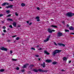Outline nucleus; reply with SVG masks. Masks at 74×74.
<instances>
[{"label": "nucleus", "instance_id": "nucleus-1", "mask_svg": "<svg viewBox=\"0 0 74 74\" xmlns=\"http://www.w3.org/2000/svg\"><path fill=\"white\" fill-rule=\"evenodd\" d=\"M32 71H34V72H35V73H37L38 71L39 72H41L42 73H46V72H48V70H46L40 69H39L37 70L36 69H33Z\"/></svg>", "mask_w": 74, "mask_h": 74}, {"label": "nucleus", "instance_id": "nucleus-2", "mask_svg": "<svg viewBox=\"0 0 74 74\" xmlns=\"http://www.w3.org/2000/svg\"><path fill=\"white\" fill-rule=\"evenodd\" d=\"M61 52H62L61 50H56L53 52L52 55L53 56H55V55L56 53H59Z\"/></svg>", "mask_w": 74, "mask_h": 74}, {"label": "nucleus", "instance_id": "nucleus-3", "mask_svg": "<svg viewBox=\"0 0 74 74\" xmlns=\"http://www.w3.org/2000/svg\"><path fill=\"white\" fill-rule=\"evenodd\" d=\"M73 14H74L73 13L71 12H69L66 14V15L68 17H72L73 16Z\"/></svg>", "mask_w": 74, "mask_h": 74}, {"label": "nucleus", "instance_id": "nucleus-4", "mask_svg": "<svg viewBox=\"0 0 74 74\" xmlns=\"http://www.w3.org/2000/svg\"><path fill=\"white\" fill-rule=\"evenodd\" d=\"M0 50H2V51H7V49L3 47L0 48Z\"/></svg>", "mask_w": 74, "mask_h": 74}, {"label": "nucleus", "instance_id": "nucleus-5", "mask_svg": "<svg viewBox=\"0 0 74 74\" xmlns=\"http://www.w3.org/2000/svg\"><path fill=\"white\" fill-rule=\"evenodd\" d=\"M57 37H60L63 35V34L61 32H58L57 34Z\"/></svg>", "mask_w": 74, "mask_h": 74}, {"label": "nucleus", "instance_id": "nucleus-6", "mask_svg": "<svg viewBox=\"0 0 74 74\" xmlns=\"http://www.w3.org/2000/svg\"><path fill=\"white\" fill-rule=\"evenodd\" d=\"M45 62L47 63H51L52 62V60L50 59H47L46 60Z\"/></svg>", "mask_w": 74, "mask_h": 74}, {"label": "nucleus", "instance_id": "nucleus-7", "mask_svg": "<svg viewBox=\"0 0 74 74\" xmlns=\"http://www.w3.org/2000/svg\"><path fill=\"white\" fill-rule=\"evenodd\" d=\"M13 6H14V5H10L6 7V8H9L12 9V8H13Z\"/></svg>", "mask_w": 74, "mask_h": 74}, {"label": "nucleus", "instance_id": "nucleus-8", "mask_svg": "<svg viewBox=\"0 0 74 74\" xmlns=\"http://www.w3.org/2000/svg\"><path fill=\"white\" fill-rule=\"evenodd\" d=\"M6 5H9V3L7 2H4L2 4V6H5Z\"/></svg>", "mask_w": 74, "mask_h": 74}, {"label": "nucleus", "instance_id": "nucleus-9", "mask_svg": "<svg viewBox=\"0 0 74 74\" xmlns=\"http://www.w3.org/2000/svg\"><path fill=\"white\" fill-rule=\"evenodd\" d=\"M41 66H42L43 68H45V67H46L45 63L44 62L43 64H41Z\"/></svg>", "mask_w": 74, "mask_h": 74}, {"label": "nucleus", "instance_id": "nucleus-10", "mask_svg": "<svg viewBox=\"0 0 74 74\" xmlns=\"http://www.w3.org/2000/svg\"><path fill=\"white\" fill-rule=\"evenodd\" d=\"M58 45L60 46H62V47H65V45L62 43H58Z\"/></svg>", "mask_w": 74, "mask_h": 74}, {"label": "nucleus", "instance_id": "nucleus-11", "mask_svg": "<svg viewBox=\"0 0 74 74\" xmlns=\"http://www.w3.org/2000/svg\"><path fill=\"white\" fill-rule=\"evenodd\" d=\"M44 53H45V54H46V55H50V53H48V52H47V51H46V50H45V51H44Z\"/></svg>", "mask_w": 74, "mask_h": 74}, {"label": "nucleus", "instance_id": "nucleus-12", "mask_svg": "<svg viewBox=\"0 0 74 74\" xmlns=\"http://www.w3.org/2000/svg\"><path fill=\"white\" fill-rule=\"evenodd\" d=\"M28 65H29V64H28L24 65L23 68H26L27 66H28Z\"/></svg>", "mask_w": 74, "mask_h": 74}, {"label": "nucleus", "instance_id": "nucleus-13", "mask_svg": "<svg viewBox=\"0 0 74 74\" xmlns=\"http://www.w3.org/2000/svg\"><path fill=\"white\" fill-rule=\"evenodd\" d=\"M48 31L49 33H52V30H51V29H48Z\"/></svg>", "mask_w": 74, "mask_h": 74}, {"label": "nucleus", "instance_id": "nucleus-14", "mask_svg": "<svg viewBox=\"0 0 74 74\" xmlns=\"http://www.w3.org/2000/svg\"><path fill=\"white\" fill-rule=\"evenodd\" d=\"M13 25L14 27H16V23L15 22H14L13 23Z\"/></svg>", "mask_w": 74, "mask_h": 74}, {"label": "nucleus", "instance_id": "nucleus-15", "mask_svg": "<svg viewBox=\"0 0 74 74\" xmlns=\"http://www.w3.org/2000/svg\"><path fill=\"white\" fill-rule=\"evenodd\" d=\"M7 21H12V22H13V20L12 19L10 18H9L7 19Z\"/></svg>", "mask_w": 74, "mask_h": 74}, {"label": "nucleus", "instance_id": "nucleus-16", "mask_svg": "<svg viewBox=\"0 0 74 74\" xmlns=\"http://www.w3.org/2000/svg\"><path fill=\"white\" fill-rule=\"evenodd\" d=\"M69 30H74V28L72 26H71L69 27Z\"/></svg>", "mask_w": 74, "mask_h": 74}, {"label": "nucleus", "instance_id": "nucleus-17", "mask_svg": "<svg viewBox=\"0 0 74 74\" xmlns=\"http://www.w3.org/2000/svg\"><path fill=\"white\" fill-rule=\"evenodd\" d=\"M51 26L53 27H54V28H58V26L56 25H51Z\"/></svg>", "mask_w": 74, "mask_h": 74}, {"label": "nucleus", "instance_id": "nucleus-18", "mask_svg": "<svg viewBox=\"0 0 74 74\" xmlns=\"http://www.w3.org/2000/svg\"><path fill=\"white\" fill-rule=\"evenodd\" d=\"M63 60H64L65 61H67V58L66 57H63Z\"/></svg>", "mask_w": 74, "mask_h": 74}, {"label": "nucleus", "instance_id": "nucleus-19", "mask_svg": "<svg viewBox=\"0 0 74 74\" xmlns=\"http://www.w3.org/2000/svg\"><path fill=\"white\" fill-rule=\"evenodd\" d=\"M52 64H57V62H52Z\"/></svg>", "mask_w": 74, "mask_h": 74}, {"label": "nucleus", "instance_id": "nucleus-20", "mask_svg": "<svg viewBox=\"0 0 74 74\" xmlns=\"http://www.w3.org/2000/svg\"><path fill=\"white\" fill-rule=\"evenodd\" d=\"M5 70L4 69H1L0 70V71L1 72H3Z\"/></svg>", "mask_w": 74, "mask_h": 74}, {"label": "nucleus", "instance_id": "nucleus-21", "mask_svg": "<svg viewBox=\"0 0 74 74\" xmlns=\"http://www.w3.org/2000/svg\"><path fill=\"white\" fill-rule=\"evenodd\" d=\"M34 65L33 64L30 65L29 66V67H34Z\"/></svg>", "mask_w": 74, "mask_h": 74}, {"label": "nucleus", "instance_id": "nucleus-22", "mask_svg": "<svg viewBox=\"0 0 74 74\" xmlns=\"http://www.w3.org/2000/svg\"><path fill=\"white\" fill-rule=\"evenodd\" d=\"M49 40H48V39L47 38L46 40H44V42H47V41H48Z\"/></svg>", "mask_w": 74, "mask_h": 74}, {"label": "nucleus", "instance_id": "nucleus-23", "mask_svg": "<svg viewBox=\"0 0 74 74\" xmlns=\"http://www.w3.org/2000/svg\"><path fill=\"white\" fill-rule=\"evenodd\" d=\"M21 5L22 7H24V6H25V4L24 3H22L21 4Z\"/></svg>", "mask_w": 74, "mask_h": 74}, {"label": "nucleus", "instance_id": "nucleus-24", "mask_svg": "<svg viewBox=\"0 0 74 74\" xmlns=\"http://www.w3.org/2000/svg\"><path fill=\"white\" fill-rule=\"evenodd\" d=\"M6 12H7V14H9V13L10 12V10H7L6 11Z\"/></svg>", "mask_w": 74, "mask_h": 74}, {"label": "nucleus", "instance_id": "nucleus-25", "mask_svg": "<svg viewBox=\"0 0 74 74\" xmlns=\"http://www.w3.org/2000/svg\"><path fill=\"white\" fill-rule=\"evenodd\" d=\"M50 37H51V35H49V36H48L47 39H48V40H49V38H50Z\"/></svg>", "mask_w": 74, "mask_h": 74}, {"label": "nucleus", "instance_id": "nucleus-26", "mask_svg": "<svg viewBox=\"0 0 74 74\" xmlns=\"http://www.w3.org/2000/svg\"><path fill=\"white\" fill-rule=\"evenodd\" d=\"M12 60L13 61H16V60H17V59H12Z\"/></svg>", "mask_w": 74, "mask_h": 74}, {"label": "nucleus", "instance_id": "nucleus-27", "mask_svg": "<svg viewBox=\"0 0 74 74\" xmlns=\"http://www.w3.org/2000/svg\"><path fill=\"white\" fill-rule=\"evenodd\" d=\"M53 43L54 44V45H56V46H58L57 44H56V42H53Z\"/></svg>", "mask_w": 74, "mask_h": 74}, {"label": "nucleus", "instance_id": "nucleus-28", "mask_svg": "<svg viewBox=\"0 0 74 74\" xmlns=\"http://www.w3.org/2000/svg\"><path fill=\"white\" fill-rule=\"evenodd\" d=\"M20 38H19V37H17L16 38V40H19Z\"/></svg>", "mask_w": 74, "mask_h": 74}, {"label": "nucleus", "instance_id": "nucleus-29", "mask_svg": "<svg viewBox=\"0 0 74 74\" xmlns=\"http://www.w3.org/2000/svg\"><path fill=\"white\" fill-rule=\"evenodd\" d=\"M9 27H10V28H11L12 29L13 28V27H12V25H10L9 26Z\"/></svg>", "mask_w": 74, "mask_h": 74}, {"label": "nucleus", "instance_id": "nucleus-30", "mask_svg": "<svg viewBox=\"0 0 74 74\" xmlns=\"http://www.w3.org/2000/svg\"><path fill=\"white\" fill-rule=\"evenodd\" d=\"M39 18H40V17H39V16H37L36 17V19H39Z\"/></svg>", "mask_w": 74, "mask_h": 74}, {"label": "nucleus", "instance_id": "nucleus-31", "mask_svg": "<svg viewBox=\"0 0 74 74\" xmlns=\"http://www.w3.org/2000/svg\"><path fill=\"white\" fill-rule=\"evenodd\" d=\"M31 49H33L34 50V51H36V49H35L33 47H32Z\"/></svg>", "mask_w": 74, "mask_h": 74}, {"label": "nucleus", "instance_id": "nucleus-32", "mask_svg": "<svg viewBox=\"0 0 74 74\" xmlns=\"http://www.w3.org/2000/svg\"><path fill=\"white\" fill-rule=\"evenodd\" d=\"M65 32H69V30H67V29H65Z\"/></svg>", "mask_w": 74, "mask_h": 74}, {"label": "nucleus", "instance_id": "nucleus-33", "mask_svg": "<svg viewBox=\"0 0 74 74\" xmlns=\"http://www.w3.org/2000/svg\"><path fill=\"white\" fill-rule=\"evenodd\" d=\"M16 70H19V67H17L16 68Z\"/></svg>", "mask_w": 74, "mask_h": 74}, {"label": "nucleus", "instance_id": "nucleus-34", "mask_svg": "<svg viewBox=\"0 0 74 74\" xmlns=\"http://www.w3.org/2000/svg\"><path fill=\"white\" fill-rule=\"evenodd\" d=\"M15 14L16 15V16H18V14H17V12H16L15 13Z\"/></svg>", "mask_w": 74, "mask_h": 74}, {"label": "nucleus", "instance_id": "nucleus-35", "mask_svg": "<svg viewBox=\"0 0 74 74\" xmlns=\"http://www.w3.org/2000/svg\"><path fill=\"white\" fill-rule=\"evenodd\" d=\"M37 21L38 22H39V21H40V19L39 18H38V19H37Z\"/></svg>", "mask_w": 74, "mask_h": 74}, {"label": "nucleus", "instance_id": "nucleus-36", "mask_svg": "<svg viewBox=\"0 0 74 74\" xmlns=\"http://www.w3.org/2000/svg\"><path fill=\"white\" fill-rule=\"evenodd\" d=\"M2 16H3V14H0V17Z\"/></svg>", "mask_w": 74, "mask_h": 74}, {"label": "nucleus", "instance_id": "nucleus-37", "mask_svg": "<svg viewBox=\"0 0 74 74\" xmlns=\"http://www.w3.org/2000/svg\"><path fill=\"white\" fill-rule=\"evenodd\" d=\"M38 50H39V51H40V50H41V49H42V48H38Z\"/></svg>", "mask_w": 74, "mask_h": 74}, {"label": "nucleus", "instance_id": "nucleus-38", "mask_svg": "<svg viewBox=\"0 0 74 74\" xmlns=\"http://www.w3.org/2000/svg\"><path fill=\"white\" fill-rule=\"evenodd\" d=\"M11 14H9L7 16V17H9V16H11Z\"/></svg>", "mask_w": 74, "mask_h": 74}, {"label": "nucleus", "instance_id": "nucleus-39", "mask_svg": "<svg viewBox=\"0 0 74 74\" xmlns=\"http://www.w3.org/2000/svg\"><path fill=\"white\" fill-rule=\"evenodd\" d=\"M16 37V35H14V36H12V37H13V38H14V37Z\"/></svg>", "mask_w": 74, "mask_h": 74}, {"label": "nucleus", "instance_id": "nucleus-40", "mask_svg": "<svg viewBox=\"0 0 74 74\" xmlns=\"http://www.w3.org/2000/svg\"><path fill=\"white\" fill-rule=\"evenodd\" d=\"M10 54H12V53H13V52L12 51H10Z\"/></svg>", "mask_w": 74, "mask_h": 74}, {"label": "nucleus", "instance_id": "nucleus-41", "mask_svg": "<svg viewBox=\"0 0 74 74\" xmlns=\"http://www.w3.org/2000/svg\"><path fill=\"white\" fill-rule=\"evenodd\" d=\"M3 29H5V26L3 27Z\"/></svg>", "mask_w": 74, "mask_h": 74}, {"label": "nucleus", "instance_id": "nucleus-42", "mask_svg": "<svg viewBox=\"0 0 74 74\" xmlns=\"http://www.w3.org/2000/svg\"><path fill=\"white\" fill-rule=\"evenodd\" d=\"M36 8H37V10H40V8H39V7H37Z\"/></svg>", "mask_w": 74, "mask_h": 74}, {"label": "nucleus", "instance_id": "nucleus-43", "mask_svg": "<svg viewBox=\"0 0 74 74\" xmlns=\"http://www.w3.org/2000/svg\"><path fill=\"white\" fill-rule=\"evenodd\" d=\"M35 56H36V57H39V55H36Z\"/></svg>", "mask_w": 74, "mask_h": 74}, {"label": "nucleus", "instance_id": "nucleus-44", "mask_svg": "<svg viewBox=\"0 0 74 74\" xmlns=\"http://www.w3.org/2000/svg\"><path fill=\"white\" fill-rule=\"evenodd\" d=\"M3 32L5 33V32H6V30H5V29H4L3 31Z\"/></svg>", "mask_w": 74, "mask_h": 74}, {"label": "nucleus", "instance_id": "nucleus-45", "mask_svg": "<svg viewBox=\"0 0 74 74\" xmlns=\"http://www.w3.org/2000/svg\"><path fill=\"white\" fill-rule=\"evenodd\" d=\"M32 23H29V25L30 26V25H32Z\"/></svg>", "mask_w": 74, "mask_h": 74}, {"label": "nucleus", "instance_id": "nucleus-46", "mask_svg": "<svg viewBox=\"0 0 74 74\" xmlns=\"http://www.w3.org/2000/svg\"><path fill=\"white\" fill-rule=\"evenodd\" d=\"M70 34H74V33H70Z\"/></svg>", "mask_w": 74, "mask_h": 74}, {"label": "nucleus", "instance_id": "nucleus-47", "mask_svg": "<svg viewBox=\"0 0 74 74\" xmlns=\"http://www.w3.org/2000/svg\"><path fill=\"white\" fill-rule=\"evenodd\" d=\"M51 31H52V32H55V30L53 29H52V30H51Z\"/></svg>", "mask_w": 74, "mask_h": 74}, {"label": "nucleus", "instance_id": "nucleus-48", "mask_svg": "<svg viewBox=\"0 0 74 74\" xmlns=\"http://www.w3.org/2000/svg\"><path fill=\"white\" fill-rule=\"evenodd\" d=\"M61 71L62 72H63V71H65L64 70V69H62Z\"/></svg>", "mask_w": 74, "mask_h": 74}, {"label": "nucleus", "instance_id": "nucleus-49", "mask_svg": "<svg viewBox=\"0 0 74 74\" xmlns=\"http://www.w3.org/2000/svg\"><path fill=\"white\" fill-rule=\"evenodd\" d=\"M62 23H63L64 24V23H65V22L64 21H62Z\"/></svg>", "mask_w": 74, "mask_h": 74}, {"label": "nucleus", "instance_id": "nucleus-50", "mask_svg": "<svg viewBox=\"0 0 74 74\" xmlns=\"http://www.w3.org/2000/svg\"><path fill=\"white\" fill-rule=\"evenodd\" d=\"M67 27H69V25L67 24L66 25Z\"/></svg>", "mask_w": 74, "mask_h": 74}, {"label": "nucleus", "instance_id": "nucleus-51", "mask_svg": "<svg viewBox=\"0 0 74 74\" xmlns=\"http://www.w3.org/2000/svg\"><path fill=\"white\" fill-rule=\"evenodd\" d=\"M27 23L28 24L29 23V21H27Z\"/></svg>", "mask_w": 74, "mask_h": 74}, {"label": "nucleus", "instance_id": "nucleus-52", "mask_svg": "<svg viewBox=\"0 0 74 74\" xmlns=\"http://www.w3.org/2000/svg\"><path fill=\"white\" fill-rule=\"evenodd\" d=\"M21 71H22V72H24V71H25V70H21Z\"/></svg>", "mask_w": 74, "mask_h": 74}, {"label": "nucleus", "instance_id": "nucleus-53", "mask_svg": "<svg viewBox=\"0 0 74 74\" xmlns=\"http://www.w3.org/2000/svg\"><path fill=\"white\" fill-rule=\"evenodd\" d=\"M71 62V61H69V63H70Z\"/></svg>", "mask_w": 74, "mask_h": 74}, {"label": "nucleus", "instance_id": "nucleus-54", "mask_svg": "<svg viewBox=\"0 0 74 74\" xmlns=\"http://www.w3.org/2000/svg\"><path fill=\"white\" fill-rule=\"evenodd\" d=\"M9 1H14V0H8Z\"/></svg>", "mask_w": 74, "mask_h": 74}, {"label": "nucleus", "instance_id": "nucleus-55", "mask_svg": "<svg viewBox=\"0 0 74 74\" xmlns=\"http://www.w3.org/2000/svg\"><path fill=\"white\" fill-rule=\"evenodd\" d=\"M2 36H4L5 35V34H4L3 33L2 34Z\"/></svg>", "mask_w": 74, "mask_h": 74}, {"label": "nucleus", "instance_id": "nucleus-56", "mask_svg": "<svg viewBox=\"0 0 74 74\" xmlns=\"http://www.w3.org/2000/svg\"><path fill=\"white\" fill-rule=\"evenodd\" d=\"M16 42V40H15L14 41V42Z\"/></svg>", "mask_w": 74, "mask_h": 74}, {"label": "nucleus", "instance_id": "nucleus-57", "mask_svg": "<svg viewBox=\"0 0 74 74\" xmlns=\"http://www.w3.org/2000/svg\"><path fill=\"white\" fill-rule=\"evenodd\" d=\"M38 60H41V58H39L38 59Z\"/></svg>", "mask_w": 74, "mask_h": 74}, {"label": "nucleus", "instance_id": "nucleus-58", "mask_svg": "<svg viewBox=\"0 0 74 74\" xmlns=\"http://www.w3.org/2000/svg\"><path fill=\"white\" fill-rule=\"evenodd\" d=\"M30 69H32V67H31Z\"/></svg>", "mask_w": 74, "mask_h": 74}, {"label": "nucleus", "instance_id": "nucleus-59", "mask_svg": "<svg viewBox=\"0 0 74 74\" xmlns=\"http://www.w3.org/2000/svg\"><path fill=\"white\" fill-rule=\"evenodd\" d=\"M10 30V29L9 28H8V30Z\"/></svg>", "mask_w": 74, "mask_h": 74}, {"label": "nucleus", "instance_id": "nucleus-60", "mask_svg": "<svg viewBox=\"0 0 74 74\" xmlns=\"http://www.w3.org/2000/svg\"><path fill=\"white\" fill-rule=\"evenodd\" d=\"M8 42H10V40H8Z\"/></svg>", "mask_w": 74, "mask_h": 74}, {"label": "nucleus", "instance_id": "nucleus-61", "mask_svg": "<svg viewBox=\"0 0 74 74\" xmlns=\"http://www.w3.org/2000/svg\"><path fill=\"white\" fill-rule=\"evenodd\" d=\"M37 47H40V46L38 45Z\"/></svg>", "mask_w": 74, "mask_h": 74}, {"label": "nucleus", "instance_id": "nucleus-62", "mask_svg": "<svg viewBox=\"0 0 74 74\" xmlns=\"http://www.w3.org/2000/svg\"><path fill=\"white\" fill-rule=\"evenodd\" d=\"M18 27H20V25H18Z\"/></svg>", "mask_w": 74, "mask_h": 74}, {"label": "nucleus", "instance_id": "nucleus-63", "mask_svg": "<svg viewBox=\"0 0 74 74\" xmlns=\"http://www.w3.org/2000/svg\"><path fill=\"white\" fill-rule=\"evenodd\" d=\"M51 21H53V19H51Z\"/></svg>", "mask_w": 74, "mask_h": 74}, {"label": "nucleus", "instance_id": "nucleus-64", "mask_svg": "<svg viewBox=\"0 0 74 74\" xmlns=\"http://www.w3.org/2000/svg\"><path fill=\"white\" fill-rule=\"evenodd\" d=\"M2 23H4V21H2Z\"/></svg>", "mask_w": 74, "mask_h": 74}]
</instances>
